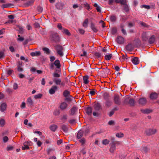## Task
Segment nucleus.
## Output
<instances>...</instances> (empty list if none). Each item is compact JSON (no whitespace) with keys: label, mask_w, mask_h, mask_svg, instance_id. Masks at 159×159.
Wrapping results in <instances>:
<instances>
[{"label":"nucleus","mask_w":159,"mask_h":159,"mask_svg":"<svg viewBox=\"0 0 159 159\" xmlns=\"http://www.w3.org/2000/svg\"><path fill=\"white\" fill-rule=\"evenodd\" d=\"M94 107L95 110L99 111L101 108V106L99 103H97L94 105Z\"/></svg>","instance_id":"5701e85b"},{"label":"nucleus","mask_w":159,"mask_h":159,"mask_svg":"<svg viewBox=\"0 0 159 159\" xmlns=\"http://www.w3.org/2000/svg\"><path fill=\"white\" fill-rule=\"evenodd\" d=\"M50 39L52 42L57 43L60 41V38L58 34L57 33L52 32L51 34Z\"/></svg>","instance_id":"f257e3e1"},{"label":"nucleus","mask_w":159,"mask_h":159,"mask_svg":"<svg viewBox=\"0 0 159 159\" xmlns=\"http://www.w3.org/2000/svg\"><path fill=\"white\" fill-rule=\"evenodd\" d=\"M149 149L147 147H143L141 148V151L142 152H144L145 153H147L149 150Z\"/></svg>","instance_id":"bb28decb"},{"label":"nucleus","mask_w":159,"mask_h":159,"mask_svg":"<svg viewBox=\"0 0 159 159\" xmlns=\"http://www.w3.org/2000/svg\"><path fill=\"white\" fill-rule=\"evenodd\" d=\"M57 86H53L49 90V93L51 94L54 93L55 91L57 90Z\"/></svg>","instance_id":"1a4fd4ad"},{"label":"nucleus","mask_w":159,"mask_h":159,"mask_svg":"<svg viewBox=\"0 0 159 159\" xmlns=\"http://www.w3.org/2000/svg\"><path fill=\"white\" fill-rule=\"evenodd\" d=\"M131 61L135 65L138 64L139 63V59L137 57H134L132 58Z\"/></svg>","instance_id":"f3484780"},{"label":"nucleus","mask_w":159,"mask_h":159,"mask_svg":"<svg viewBox=\"0 0 159 159\" xmlns=\"http://www.w3.org/2000/svg\"><path fill=\"white\" fill-rule=\"evenodd\" d=\"M116 42L119 44H123L124 43V39L122 36H119L116 39Z\"/></svg>","instance_id":"9d476101"},{"label":"nucleus","mask_w":159,"mask_h":159,"mask_svg":"<svg viewBox=\"0 0 159 159\" xmlns=\"http://www.w3.org/2000/svg\"><path fill=\"white\" fill-rule=\"evenodd\" d=\"M110 142L109 140L107 139H105L102 141V143L103 144L106 145L109 143Z\"/></svg>","instance_id":"ea45409f"},{"label":"nucleus","mask_w":159,"mask_h":159,"mask_svg":"<svg viewBox=\"0 0 159 159\" xmlns=\"http://www.w3.org/2000/svg\"><path fill=\"white\" fill-rule=\"evenodd\" d=\"M103 97L105 99H107L109 98V94L107 92H105L104 93L103 95Z\"/></svg>","instance_id":"09e8293b"},{"label":"nucleus","mask_w":159,"mask_h":159,"mask_svg":"<svg viewBox=\"0 0 159 159\" xmlns=\"http://www.w3.org/2000/svg\"><path fill=\"white\" fill-rule=\"evenodd\" d=\"M157 132V130L155 129H149L146 130L145 133L147 135L150 136L154 134Z\"/></svg>","instance_id":"20e7f679"},{"label":"nucleus","mask_w":159,"mask_h":159,"mask_svg":"<svg viewBox=\"0 0 159 159\" xmlns=\"http://www.w3.org/2000/svg\"><path fill=\"white\" fill-rule=\"evenodd\" d=\"M78 30L79 33L82 34H84V33L85 31L82 29H79Z\"/></svg>","instance_id":"e2e57ef3"},{"label":"nucleus","mask_w":159,"mask_h":159,"mask_svg":"<svg viewBox=\"0 0 159 159\" xmlns=\"http://www.w3.org/2000/svg\"><path fill=\"white\" fill-rule=\"evenodd\" d=\"M110 19L112 22L116 21V17L115 15H113L110 16Z\"/></svg>","instance_id":"473e14b6"},{"label":"nucleus","mask_w":159,"mask_h":159,"mask_svg":"<svg viewBox=\"0 0 159 159\" xmlns=\"http://www.w3.org/2000/svg\"><path fill=\"white\" fill-rule=\"evenodd\" d=\"M77 110L78 109L76 107H73L70 110V114L72 116L74 115Z\"/></svg>","instance_id":"4468645a"},{"label":"nucleus","mask_w":159,"mask_h":159,"mask_svg":"<svg viewBox=\"0 0 159 159\" xmlns=\"http://www.w3.org/2000/svg\"><path fill=\"white\" fill-rule=\"evenodd\" d=\"M79 142L81 143L82 145H83L85 142V140L84 138H82L80 140H79Z\"/></svg>","instance_id":"3c124183"},{"label":"nucleus","mask_w":159,"mask_h":159,"mask_svg":"<svg viewBox=\"0 0 159 159\" xmlns=\"http://www.w3.org/2000/svg\"><path fill=\"white\" fill-rule=\"evenodd\" d=\"M84 131L82 130H80L78 132L77 135V137L78 139L81 138L83 136Z\"/></svg>","instance_id":"dca6fc26"},{"label":"nucleus","mask_w":159,"mask_h":159,"mask_svg":"<svg viewBox=\"0 0 159 159\" xmlns=\"http://www.w3.org/2000/svg\"><path fill=\"white\" fill-rule=\"evenodd\" d=\"M95 55L97 57L99 58H101L102 57V55L101 53L99 52H96L95 53Z\"/></svg>","instance_id":"de8ad7c7"},{"label":"nucleus","mask_w":159,"mask_h":159,"mask_svg":"<svg viewBox=\"0 0 159 159\" xmlns=\"http://www.w3.org/2000/svg\"><path fill=\"white\" fill-rule=\"evenodd\" d=\"M112 104V102L111 101H107L106 103V105L107 106H110Z\"/></svg>","instance_id":"4d7b16f0"},{"label":"nucleus","mask_w":159,"mask_h":159,"mask_svg":"<svg viewBox=\"0 0 159 159\" xmlns=\"http://www.w3.org/2000/svg\"><path fill=\"white\" fill-rule=\"evenodd\" d=\"M13 89L15 90H16L18 88V85L17 84L15 83L13 84Z\"/></svg>","instance_id":"0e129e2a"},{"label":"nucleus","mask_w":159,"mask_h":159,"mask_svg":"<svg viewBox=\"0 0 159 159\" xmlns=\"http://www.w3.org/2000/svg\"><path fill=\"white\" fill-rule=\"evenodd\" d=\"M62 130L65 132H67L68 131V127L66 125H61Z\"/></svg>","instance_id":"393cba45"},{"label":"nucleus","mask_w":159,"mask_h":159,"mask_svg":"<svg viewBox=\"0 0 159 159\" xmlns=\"http://www.w3.org/2000/svg\"><path fill=\"white\" fill-rule=\"evenodd\" d=\"M62 32L68 36H70L71 34L69 30L63 28L62 31Z\"/></svg>","instance_id":"aec40b11"},{"label":"nucleus","mask_w":159,"mask_h":159,"mask_svg":"<svg viewBox=\"0 0 159 159\" xmlns=\"http://www.w3.org/2000/svg\"><path fill=\"white\" fill-rule=\"evenodd\" d=\"M54 65H55L57 68H60L61 67V65L60 61L58 60H56L53 63Z\"/></svg>","instance_id":"a211bd4d"},{"label":"nucleus","mask_w":159,"mask_h":159,"mask_svg":"<svg viewBox=\"0 0 159 159\" xmlns=\"http://www.w3.org/2000/svg\"><path fill=\"white\" fill-rule=\"evenodd\" d=\"M54 150L52 148H48V149H47V153H48V155H49L52 151H53Z\"/></svg>","instance_id":"338daca9"},{"label":"nucleus","mask_w":159,"mask_h":159,"mask_svg":"<svg viewBox=\"0 0 159 159\" xmlns=\"http://www.w3.org/2000/svg\"><path fill=\"white\" fill-rule=\"evenodd\" d=\"M116 149V146L114 145H111L110 149V151L111 153H113Z\"/></svg>","instance_id":"c9c22d12"},{"label":"nucleus","mask_w":159,"mask_h":159,"mask_svg":"<svg viewBox=\"0 0 159 159\" xmlns=\"http://www.w3.org/2000/svg\"><path fill=\"white\" fill-rule=\"evenodd\" d=\"M7 106V105L5 103H2L0 106V110L1 111H4L6 110Z\"/></svg>","instance_id":"2eb2a0df"},{"label":"nucleus","mask_w":159,"mask_h":159,"mask_svg":"<svg viewBox=\"0 0 159 159\" xmlns=\"http://www.w3.org/2000/svg\"><path fill=\"white\" fill-rule=\"evenodd\" d=\"M53 80L57 85H60L61 84V80L60 79L54 78L53 79Z\"/></svg>","instance_id":"a878e982"},{"label":"nucleus","mask_w":159,"mask_h":159,"mask_svg":"<svg viewBox=\"0 0 159 159\" xmlns=\"http://www.w3.org/2000/svg\"><path fill=\"white\" fill-rule=\"evenodd\" d=\"M123 9L126 12H128L129 11V7L127 3L124 5Z\"/></svg>","instance_id":"4c0bfd02"},{"label":"nucleus","mask_w":159,"mask_h":159,"mask_svg":"<svg viewBox=\"0 0 159 159\" xmlns=\"http://www.w3.org/2000/svg\"><path fill=\"white\" fill-rule=\"evenodd\" d=\"M43 50L46 52L47 54H50V50L48 48H43Z\"/></svg>","instance_id":"c03bdc74"},{"label":"nucleus","mask_w":159,"mask_h":159,"mask_svg":"<svg viewBox=\"0 0 159 159\" xmlns=\"http://www.w3.org/2000/svg\"><path fill=\"white\" fill-rule=\"evenodd\" d=\"M83 4L81 3V5H84V7H85L87 8V9L88 10H89L90 8V6L89 4H88L86 2L84 1Z\"/></svg>","instance_id":"72a5a7b5"},{"label":"nucleus","mask_w":159,"mask_h":159,"mask_svg":"<svg viewBox=\"0 0 159 159\" xmlns=\"http://www.w3.org/2000/svg\"><path fill=\"white\" fill-rule=\"evenodd\" d=\"M128 101V104H129L131 106H134L135 103V101L133 99H130L128 100V99H126L124 102L125 103H126V102Z\"/></svg>","instance_id":"6e6552de"},{"label":"nucleus","mask_w":159,"mask_h":159,"mask_svg":"<svg viewBox=\"0 0 159 159\" xmlns=\"http://www.w3.org/2000/svg\"><path fill=\"white\" fill-rule=\"evenodd\" d=\"M50 128L52 131L54 132L57 128V126L55 125H53L50 126Z\"/></svg>","instance_id":"c85d7f7f"},{"label":"nucleus","mask_w":159,"mask_h":159,"mask_svg":"<svg viewBox=\"0 0 159 159\" xmlns=\"http://www.w3.org/2000/svg\"><path fill=\"white\" fill-rule=\"evenodd\" d=\"M42 96V94L41 93H39L37 95H35L34 96V98L36 99L40 98H41Z\"/></svg>","instance_id":"8fccbe9b"},{"label":"nucleus","mask_w":159,"mask_h":159,"mask_svg":"<svg viewBox=\"0 0 159 159\" xmlns=\"http://www.w3.org/2000/svg\"><path fill=\"white\" fill-rule=\"evenodd\" d=\"M121 30L122 33L124 35H127V33L125 29H123Z\"/></svg>","instance_id":"052dcab7"},{"label":"nucleus","mask_w":159,"mask_h":159,"mask_svg":"<svg viewBox=\"0 0 159 159\" xmlns=\"http://www.w3.org/2000/svg\"><path fill=\"white\" fill-rule=\"evenodd\" d=\"M157 97V94L156 93H152L150 95V98L151 99H156Z\"/></svg>","instance_id":"cd10ccee"},{"label":"nucleus","mask_w":159,"mask_h":159,"mask_svg":"<svg viewBox=\"0 0 159 159\" xmlns=\"http://www.w3.org/2000/svg\"><path fill=\"white\" fill-rule=\"evenodd\" d=\"M11 5L12 4L10 3L3 4L1 6V7L3 8H6L10 7Z\"/></svg>","instance_id":"a19ab883"},{"label":"nucleus","mask_w":159,"mask_h":159,"mask_svg":"<svg viewBox=\"0 0 159 159\" xmlns=\"http://www.w3.org/2000/svg\"><path fill=\"white\" fill-rule=\"evenodd\" d=\"M30 148L29 147L28 145L22 147V149L23 150H25L26 149H28Z\"/></svg>","instance_id":"69168bd1"},{"label":"nucleus","mask_w":159,"mask_h":159,"mask_svg":"<svg viewBox=\"0 0 159 159\" xmlns=\"http://www.w3.org/2000/svg\"><path fill=\"white\" fill-rule=\"evenodd\" d=\"M150 34L148 32H143L141 34L142 39L143 41H146L148 40Z\"/></svg>","instance_id":"7ed1b4c3"},{"label":"nucleus","mask_w":159,"mask_h":159,"mask_svg":"<svg viewBox=\"0 0 159 159\" xmlns=\"http://www.w3.org/2000/svg\"><path fill=\"white\" fill-rule=\"evenodd\" d=\"M141 111L144 114H148L152 112V111L148 109H141Z\"/></svg>","instance_id":"b1692460"},{"label":"nucleus","mask_w":159,"mask_h":159,"mask_svg":"<svg viewBox=\"0 0 159 159\" xmlns=\"http://www.w3.org/2000/svg\"><path fill=\"white\" fill-rule=\"evenodd\" d=\"M91 28L94 32L96 33L98 31L97 29L95 27L94 24L93 23L91 24Z\"/></svg>","instance_id":"4be33fe9"},{"label":"nucleus","mask_w":159,"mask_h":159,"mask_svg":"<svg viewBox=\"0 0 159 159\" xmlns=\"http://www.w3.org/2000/svg\"><path fill=\"white\" fill-rule=\"evenodd\" d=\"M60 111L59 110L56 109L54 111L53 114L56 116H57L59 115L60 114Z\"/></svg>","instance_id":"a18cd8bd"},{"label":"nucleus","mask_w":159,"mask_h":159,"mask_svg":"<svg viewBox=\"0 0 159 159\" xmlns=\"http://www.w3.org/2000/svg\"><path fill=\"white\" fill-rule=\"evenodd\" d=\"M4 57V51H0V59Z\"/></svg>","instance_id":"5fc2aeb1"},{"label":"nucleus","mask_w":159,"mask_h":159,"mask_svg":"<svg viewBox=\"0 0 159 159\" xmlns=\"http://www.w3.org/2000/svg\"><path fill=\"white\" fill-rule=\"evenodd\" d=\"M126 49L128 51H131L133 49V48L132 47V45L131 44H129L127 45L126 47Z\"/></svg>","instance_id":"7c9ffc66"},{"label":"nucleus","mask_w":159,"mask_h":159,"mask_svg":"<svg viewBox=\"0 0 159 159\" xmlns=\"http://www.w3.org/2000/svg\"><path fill=\"white\" fill-rule=\"evenodd\" d=\"M68 106V105L66 102H63L61 103L60 108L61 110H65L67 109Z\"/></svg>","instance_id":"0eeeda50"},{"label":"nucleus","mask_w":159,"mask_h":159,"mask_svg":"<svg viewBox=\"0 0 159 159\" xmlns=\"http://www.w3.org/2000/svg\"><path fill=\"white\" fill-rule=\"evenodd\" d=\"M5 124V121L3 119H1L0 120V125L1 126H3Z\"/></svg>","instance_id":"6e6d98bb"},{"label":"nucleus","mask_w":159,"mask_h":159,"mask_svg":"<svg viewBox=\"0 0 159 159\" xmlns=\"http://www.w3.org/2000/svg\"><path fill=\"white\" fill-rule=\"evenodd\" d=\"M112 56V55L111 54L108 55H106L105 56V59L106 60H109L111 59Z\"/></svg>","instance_id":"37998d69"},{"label":"nucleus","mask_w":159,"mask_h":159,"mask_svg":"<svg viewBox=\"0 0 159 159\" xmlns=\"http://www.w3.org/2000/svg\"><path fill=\"white\" fill-rule=\"evenodd\" d=\"M56 7L58 9H62L63 7L64 4L62 2H59L56 3Z\"/></svg>","instance_id":"ddd939ff"},{"label":"nucleus","mask_w":159,"mask_h":159,"mask_svg":"<svg viewBox=\"0 0 159 159\" xmlns=\"http://www.w3.org/2000/svg\"><path fill=\"white\" fill-rule=\"evenodd\" d=\"M149 43L152 44L154 43L155 40V37L154 35H152L148 39Z\"/></svg>","instance_id":"9b49d317"},{"label":"nucleus","mask_w":159,"mask_h":159,"mask_svg":"<svg viewBox=\"0 0 159 159\" xmlns=\"http://www.w3.org/2000/svg\"><path fill=\"white\" fill-rule=\"evenodd\" d=\"M147 102V99L144 98H140L138 101V103L139 105L142 106L145 105Z\"/></svg>","instance_id":"423d86ee"},{"label":"nucleus","mask_w":159,"mask_h":159,"mask_svg":"<svg viewBox=\"0 0 159 159\" xmlns=\"http://www.w3.org/2000/svg\"><path fill=\"white\" fill-rule=\"evenodd\" d=\"M110 140L111 142V145H114V144L116 141L115 138L114 137H111L110 138Z\"/></svg>","instance_id":"49530a36"},{"label":"nucleus","mask_w":159,"mask_h":159,"mask_svg":"<svg viewBox=\"0 0 159 159\" xmlns=\"http://www.w3.org/2000/svg\"><path fill=\"white\" fill-rule=\"evenodd\" d=\"M26 102L27 104L29 106L32 107L33 105V102L30 97L29 98L27 99Z\"/></svg>","instance_id":"f8f14e48"},{"label":"nucleus","mask_w":159,"mask_h":159,"mask_svg":"<svg viewBox=\"0 0 159 159\" xmlns=\"http://www.w3.org/2000/svg\"><path fill=\"white\" fill-rule=\"evenodd\" d=\"M67 118V116L66 114L61 115V119L64 120L65 121L66 120Z\"/></svg>","instance_id":"f704fd0d"},{"label":"nucleus","mask_w":159,"mask_h":159,"mask_svg":"<svg viewBox=\"0 0 159 159\" xmlns=\"http://www.w3.org/2000/svg\"><path fill=\"white\" fill-rule=\"evenodd\" d=\"M89 78V76L88 75H86L83 77L84 83L85 84H87L89 83V81L88 80Z\"/></svg>","instance_id":"412c9836"},{"label":"nucleus","mask_w":159,"mask_h":159,"mask_svg":"<svg viewBox=\"0 0 159 159\" xmlns=\"http://www.w3.org/2000/svg\"><path fill=\"white\" fill-rule=\"evenodd\" d=\"M70 94V91L67 90H65L64 91L63 93V95L65 97H68V96H69Z\"/></svg>","instance_id":"e433bc0d"},{"label":"nucleus","mask_w":159,"mask_h":159,"mask_svg":"<svg viewBox=\"0 0 159 159\" xmlns=\"http://www.w3.org/2000/svg\"><path fill=\"white\" fill-rule=\"evenodd\" d=\"M41 53L40 51H36L34 52H32L30 53V55L32 56H38L40 55Z\"/></svg>","instance_id":"6ab92c4d"},{"label":"nucleus","mask_w":159,"mask_h":159,"mask_svg":"<svg viewBox=\"0 0 159 159\" xmlns=\"http://www.w3.org/2000/svg\"><path fill=\"white\" fill-rule=\"evenodd\" d=\"M127 3L126 0H121L120 3L121 5H124Z\"/></svg>","instance_id":"13d9d810"},{"label":"nucleus","mask_w":159,"mask_h":159,"mask_svg":"<svg viewBox=\"0 0 159 159\" xmlns=\"http://www.w3.org/2000/svg\"><path fill=\"white\" fill-rule=\"evenodd\" d=\"M140 25L141 26H143L144 27L148 28L149 27V25H147L145 23L141 22L140 23Z\"/></svg>","instance_id":"603ef678"},{"label":"nucleus","mask_w":159,"mask_h":159,"mask_svg":"<svg viewBox=\"0 0 159 159\" xmlns=\"http://www.w3.org/2000/svg\"><path fill=\"white\" fill-rule=\"evenodd\" d=\"M114 102L115 103L118 105H120L121 104V101L120 97L118 95L115 94L114 96Z\"/></svg>","instance_id":"39448f33"},{"label":"nucleus","mask_w":159,"mask_h":159,"mask_svg":"<svg viewBox=\"0 0 159 159\" xmlns=\"http://www.w3.org/2000/svg\"><path fill=\"white\" fill-rule=\"evenodd\" d=\"M88 19H86L84 21L83 24V26L85 28H86L88 26Z\"/></svg>","instance_id":"2f4dec72"},{"label":"nucleus","mask_w":159,"mask_h":159,"mask_svg":"<svg viewBox=\"0 0 159 159\" xmlns=\"http://www.w3.org/2000/svg\"><path fill=\"white\" fill-rule=\"evenodd\" d=\"M117 32V30L116 28H113L111 30V34H114L116 33Z\"/></svg>","instance_id":"680f3d73"},{"label":"nucleus","mask_w":159,"mask_h":159,"mask_svg":"<svg viewBox=\"0 0 159 159\" xmlns=\"http://www.w3.org/2000/svg\"><path fill=\"white\" fill-rule=\"evenodd\" d=\"M86 113L89 115H91L92 113V109L91 107H88L86 109Z\"/></svg>","instance_id":"c756f323"},{"label":"nucleus","mask_w":159,"mask_h":159,"mask_svg":"<svg viewBox=\"0 0 159 159\" xmlns=\"http://www.w3.org/2000/svg\"><path fill=\"white\" fill-rule=\"evenodd\" d=\"M116 137L120 138L123 137L124 134L121 132L117 133L116 134Z\"/></svg>","instance_id":"58836bf2"},{"label":"nucleus","mask_w":159,"mask_h":159,"mask_svg":"<svg viewBox=\"0 0 159 159\" xmlns=\"http://www.w3.org/2000/svg\"><path fill=\"white\" fill-rule=\"evenodd\" d=\"M8 138L6 136L4 137L3 138V141L5 143L7 142L8 141Z\"/></svg>","instance_id":"bf43d9fd"},{"label":"nucleus","mask_w":159,"mask_h":159,"mask_svg":"<svg viewBox=\"0 0 159 159\" xmlns=\"http://www.w3.org/2000/svg\"><path fill=\"white\" fill-rule=\"evenodd\" d=\"M19 30H18L19 33L20 34H22L23 33V28L21 26H18Z\"/></svg>","instance_id":"79ce46f5"},{"label":"nucleus","mask_w":159,"mask_h":159,"mask_svg":"<svg viewBox=\"0 0 159 159\" xmlns=\"http://www.w3.org/2000/svg\"><path fill=\"white\" fill-rule=\"evenodd\" d=\"M142 7H144V8L147 9H149L150 8V6L145 5H143L142 6Z\"/></svg>","instance_id":"774afa93"},{"label":"nucleus","mask_w":159,"mask_h":159,"mask_svg":"<svg viewBox=\"0 0 159 159\" xmlns=\"http://www.w3.org/2000/svg\"><path fill=\"white\" fill-rule=\"evenodd\" d=\"M82 51L83 52V54H81L80 55V56L81 57L83 56H86L87 53L86 51H85L84 49H82Z\"/></svg>","instance_id":"864d4df0"},{"label":"nucleus","mask_w":159,"mask_h":159,"mask_svg":"<svg viewBox=\"0 0 159 159\" xmlns=\"http://www.w3.org/2000/svg\"><path fill=\"white\" fill-rule=\"evenodd\" d=\"M55 49L57 51V54L60 56L62 57L63 56V47L59 45H58L55 46Z\"/></svg>","instance_id":"f03ea898"}]
</instances>
